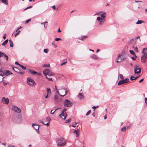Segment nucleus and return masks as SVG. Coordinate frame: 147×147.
Instances as JSON below:
<instances>
[{
	"label": "nucleus",
	"instance_id": "4be33fe9",
	"mask_svg": "<svg viewBox=\"0 0 147 147\" xmlns=\"http://www.w3.org/2000/svg\"><path fill=\"white\" fill-rule=\"evenodd\" d=\"M91 57L92 58L95 59H98V57L96 55L94 54L92 55Z\"/></svg>",
	"mask_w": 147,
	"mask_h": 147
},
{
	"label": "nucleus",
	"instance_id": "e433bc0d",
	"mask_svg": "<svg viewBox=\"0 0 147 147\" xmlns=\"http://www.w3.org/2000/svg\"><path fill=\"white\" fill-rule=\"evenodd\" d=\"M60 109V108H58L57 109H56L55 111H54V112H52V111H53V110H51V114H53L55 112L57 111V110L59 109Z\"/></svg>",
	"mask_w": 147,
	"mask_h": 147
},
{
	"label": "nucleus",
	"instance_id": "ea45409f",
	"mask_svg": "<svg viewBox=\"0 0 147 147\" xmlns=\"http://www.w3.org/2000/svg\"><path fill=\"white\" fill-rule=\"evenodd\" d=\"M71 120V119L69 118L67 120H66L65 123H69Z\"/></svg>",
	"mask_w": 147,
	"mask_h": 147
},
{
	"label": "nucleus",
	"instance_id": "5701e85b",
	"mask_svg": "<svg viewBox=\"0 0 147 147\" xmlns=\"http://www.w3.org/2000/svg\"><path fill=\"white\" fill-rule=\"evenodd\" d=\"M0 1L2 3L6 5H8V3L7 2V0H0Z\"/></svg>",
	"mask_w": 147,
	"mask_h": 147
},
{
	"label": "nucleus",
	"instance_id": "9b49d317",
	"mask_svg": "<svg viewBox=\"0 0 147 147\" xmlns=\"http://www.w3.org/2000/svg\"><path fill=\"white\" fill-rule=\"evenodd\" d=\"M50 71V70L48 69H46L43 71V74L46 76V78L47 79H48V78L47 77V76L48 74Z\"/></svg>",
	"mask_w": 147,
	"mask_h": 147
},
{
	"label": "nucleus",
	"instance_id": "680f3d73",
	"mask_svg": "<svg viewBox=\"0 0 147 147\" xmlns=\"http://www.w3.org/2000/svg\"><path fill=\"white\" fill-rule=\"evenodd\" d=\"M52 45H53L55 48H56L57 47V46L55 45L54 44V42H53L51 43Z\"/></svg>",
	"mask_w": 147,
	"mask_h": 147
},
{
	"label": "nucleus",
	"instance_id": "39448f33",
	"mask_svg": "<svg viewBox=\"0 0 147 147\" xmlns=\"http://www.w3.org/2000/svg\"><path fill=\"white\" fill-rule=\"evenodd\" d=\"M27 83L28 84L32 86H34L35 84L34 81L30 78H27Z\"/></svg>",
	"mask_w": 147,
	"mask_h": 147
},
{
	"label": "nucleus",
	"instance_id": "0eeeda50",
	"mask_svg": "<svg viewBox=\"0 0 147 147\" xmlns=\"http://www.w3.org/2000/svg\"><path fill=\"white\" fill-rule=\"evenodd\" d=\"M12 109L17 113H20L21 112V110L20 108L14 105H12Z\"/></svg>",
	"mask_w": 147,
	"mask_h": 147
},
{
	"label": "nucleus",
	"instance_id": "13d9d810",
	"mask_svg": "<svg viewBox=\"0 0 147 147\" xmlns=\"http://www.w3.org/2000/svg\"><path fill=\"white\" fill-rule=\"evenodd\" d=\"M44 52L46 53H47L48 52V50L47 49H44Z\"/></svg>",
	"mask_w": 147,
	"mask_h": 147
},
{
	"label": "nucleus",
	"instance_id": "09e8293b",
	"mask_svg": "<svg viewBox=\"0 0 147 147\" xmlns=\"http://www.w3.org/2000/svg\"><path fill=\"white\" fill-rule=\"evenodd\" d=\"M102 11L98 12V13H96V14H94V16H96V15H98V16L100 14V13H102Z\"/></svg>",
	"mask_w": 147,
	"mask_h": 147
},
{
	"label": "nucleus",
	"instance_id": "864d4df0",
	"mask_svg": "<svg viewBox=\"0 0 147 147\" xmlns=\"http://www.w3.org/2000/svg\"><path fill=\"white\" fill-rule=\"evenodd\" d=\"M98 105H97L96 106H93L92 107V108L93 109H94V111L95 110V109H96V108H97L98 107Z\"/></svg>",
	"mask_w": 147,
	"mask_h": 147
},
{
	"label": "nucleus",
	"instance_id": "0e129e2a",
	"mask_svg": "<svg viewBox=\"0 0 147 147\" xmlns=\"http://www.w3.org/2000/svg\"><path fill=\"white\" fill-rule=\"evenodd\" d=\"M15 63L16 64H17L18 65H19L20 66V65H21L19 63L17 62V61H16L15 62Z\"/></svg>",
	"mask_w": 147,
	"mask_h": 147
},
{
	"label": "nucleus",
	"instance_id": "72a5a7b5",
	"mask_svg": "<svg viewBox=\"0 0 147 147\" xmlns=\"http://www.w3.org/2000/svg\"><path fill=\"white\" fill-rule=\"evenodd\" d=\"M119 76L120 77L121 80L124 79L123 76V75L121 74H119Z\"/></svg>",
	"mask_w": 147,
	"mask_h": 147
},
{
	"label": "nucleus",
	"instance_id": "7ed1b4c3",
	"mask_svg": "<svg viewBox=\"0 0 147 147\" xmlns=\"http://www.w3.org/2000/svg\"><path fill=\"white\" fill-rule=\"evenodd\" d=\"M63 104L65 106L67 107H71L72 105V103L69 100L65 99L64 100Z\"/></svg>",
	"mask_w": 147,
	"mask_h": 147
},
{
	"label": "nucleus",
	"instance_id": "6e6d98bb",
	"mask_svg": "<svg viewBox=\"0 0 147 147\" xmlns=\"http://www.w3.org/2000/svg\"><path fill=\"white\" fill-rule=\"evenodd\" d=\"M32 7V6H29V7H27L26 8L24 9V10H26V9H28L31 8Z\"/></svg>",
	"mask_w": 147,
	"mask_h": 147
},
{
	"label": "nucleus",
	"instance_id": "8fccbe9b",
	"mask_svg": "<svg viewBox=\"0 0 147 147\" xmlns=\"http://www.w3.org/2000/svg\"><path fill=\"white\" fill-rule=\"evenodd\" d=\"M47 23H48V22H47L46 21V22H45L42 23H41V24H42L44 25V27H45V24H47Z\"/></svg>",
	"mask_w": 147,
	"mask_h": 147
},
{
	"label": "nucleus",
	"instance_id": "a18cd8bd",
	"mask_svg": "<svg viewBox=\"0 0 147 147\" xmlns=\"http://www.w3.org/2000/svg\"><path fill=\"white\" fill-rule=\"evenodd\" d=\"M91 111L90 110L88 111L86 113V116L90 114V113Z\"/></svg>",
	"mask_w": 147,
	"mask_h": 147
},
{
	"label": "nucleus",
	"instance_id": "de8ad7c7",
	"mask_svg": "<svg viewBox=\"0 0 147 147\" xmlns=\"http://www.w3.org/2000/svg\"><path fill=\"white\" fill-rule=\"evenodd\" d=\"M55 40L56 41H58L59 40H61V38H57L55 39Z\"/></svg>",
	"mask_w": 147,
	"mask_h": 147
},
{
	"label": "nucleus",
	"instance_id": "e2e57ef3",
	"mask_svg": "<svg viewBox=\"0 0 147 147\" xmlns=\"http://www.w3.org/2000/svg\"><path fill=\"white\" fill-rule=\"evenodd\" d=\"M38 122L40 123H42L43 124H44V123L43 122V121L41 120H39Z\"/></svg>",
	"mask_w": 147,
	"mask_h": 147
},
{
	"label": "nucleus",
	"instance_id": "774afa93",
	"mask_svg": "<svg viewBox=\"0 0 147 147\" xmlns=\"http://www.w3.org/2000/svg\"><path fill=\"white\" fill-rule=\"evenodd\" d=\"M8 147H15L13 145H9Z\"/></svg>",
	"mask_w": 147,
	"mask_h": 147
},
{
	"label": "nucleus",
	"instance_id": "f03ea898",
	"mask_svg": "<svg viewBox=\"0 0 147 147\" xmlns=\"http://www.w3.org/2000/svg\"><path fill=\"white\" fill-rule=\"evenodd\" d=\"M57 146H63L66 144V142L64 139L61 138H58L57 141Z\"/></svg>",
	"mask_w": 147,
	"mask_h": 147
},
{
	"label": "nucleus",
	"instance_id": "c03bdc74",
	"mask_svg": "<svg viewBox=\"0 0 147 147\" xmlns=\"http://www.w3.org/2000/svg\"><path fill=\"white\" fill-rule=\"evenodd\" d=\"M4 57L5 58V59L7 60V61H8V57L7 55H6L5 54V55L4 56Z\"/></svg>",
	"mask_w": 147,
	"mask_h": 147
},
{
	"label": "nucleus",
	"instance_id": "79ce46f5",
	"mask_svg": "<svg viewBox=\"0 0 147 147\" xmlns=\"http://www.w3.org/2000/svg\"><path fill=\"white\" fill-rule=\"evenodd\" d=\"M5 71H4L3 69H0V72L2 73V75H3V74L5 72Z\"/></svg>",
	"mask_w": 147,
	"mask_h": 147
},
{
	"label": "nucleus",
	"instance_id": "a878e982",
	"mask_svg": "<svg viewBox=\"0 0 147 147\" xmlns=\"http://www.w3.org/2000/svg\"><path fill=\"white\" fill-rule=\"evenodd\" d=\"M8 39L5 40L2 44V46H4L8 42Z\"/></svg>",
	"mask_w": 147,
	"mask_h": 147
},
{
	"label": "nucleus",
	"instance_id": "58836bf2",
	"mask_svg": "<svg viewBox=\"0 0 147 147\" xmlns=\"http://www.w3.org/2000/svg\"><path fill=\"white\" fill-rule=\"evenodd\" d=\"M137 57L135 55H134V56L131 57V59L133 60H136V59Z\"/></svg>",
	"mask_w": 147,
	"mask_h": 147
},
{
	"label": "nucleus",
	"instance_id": "3c124183",
	"mask_svg": "<svg viewBox=\"0 0 147 147\" xmlns=\"http://www.w3.org/2000/svg\"><path fill=\"white\" fill-rule=\"evenodd\" d=\"M126 127L125 126L123 127L122 128H121V130L122 131H125V130Z\"/></svg>",
	"mask_w": 147,
	"mask_h": 147
},
{
	"label": "nucleus",
	"instance_id": "6e6552de",
	"mask_svg": "<svg viewBox=\"0 0 147 147\" xmlns=\"http://www.w3.org/2000/svg\"><path fill=\"white\" fill-rule=\"evenodd\" d=\"M68 91H66V90L64 89H61L60 90V92L62 94H60V96L64 97L67 94Z\"/></svg>",
	"mask_w": 147,
	"mask_h": 147
},
{
	"label": "nucleus",
	"instance_id": "bf43d9fd",
	"mask_svg": "<svg viewBox=\"0 0 147 147\" xmlns=\"http://www.w3.org/2000/svg\"><path fill=\"white\" fill-rule=\"evenodd\" d=\"M58 98V97L56 95H55L54 96V99L55 100H57Z\"/></svg>",
	"mask_w": 147,
	"mask_h": 147
},
{
	"label": "nucleus",
	"instance_id": "ddd939ff",
	"mask_svg": "<svg viewBox=\"0 0 147 147\" xmlns=\"http://www.w3.org/2000/svg\"><path fill=\"white\" fill-rule=\"evenodd\" d=\"M12 73L9 70H6L5 71V72L3 74V75L8 76L9 75L12 74Z\"/></svg>",
	"mask_w": 147,
	"mask_h": 147
},
{
	"label": "nucleus",
	"instance_id": "4d7b16f0",
	"mask_svg": "<svg viewBox=\"0 0 147 147\" xmlns=\"http://www.w3.org/2000/svg\"><path fill=\"white\" fill-rule=\"evenodd\" d=\"M6 38V34L5 33L3 34V38L4 39H5Z\"/></svg>",
	"mask_w": 147,
	"mask_h": 147
},
{
	"label": "nucleus",
	"instance_id": "a211bd4d",
	"mask_svg": "<svg viewBox=\"0 0 147 147\" xmlns=\"http://www.w3.org/2000/svg\"><path fill=\"white\" fill-rule=\"evenodd\" d=\"M84 97V95L82 93H79L78 94V97L80 99H82Z\"/></svg>",
	"mask_w": 147,
	"mask_h": 147
},
{
	"label": "nucleus",
	"instance_id": "423d86ee",
	"mask_svg": "<svg viewBox=\"0 0 147 147\" xmlns=\"http://www.w3.org/2000/svg\"><path fill=\"white\" fill-rule=\"evenodd\" d=\"M129 80L128 78H126L125 79L121 80L118 82V85L119 86L122 84L127 83L129 82Z\"/></svg>",
	"mask_w": 147,
	"mask_h": 147
},
{
	"label": "nucleus",
	"instance_id": "20e7f679",
	"mask_svg": "<svg viewBox=\"0 0 147 147\" xmlns=\"http://www.w3.org/2000/svg\"><path fill=\"white\" fill-rule=\"evenodd\" d=\"M141 69L138 67L137 65H135L134 67V72L135 74H139L141 72Z\"/></svg>",
	"mask_w": 147,
	"mask_h": 147
},
{
	"label": "nucleus",
	"instance_id": "338daca9",
	"mask_svg": "<svg viewBox=\"0 0 147 147\" xmlns=\"http://www.w3.org/2000/svg\"><path fill=\"white\" fill-rule=\"evenodd\" d=\"M66 109L64 108L63 109V111H62V113H64V112L66 111Z\"/></svg>",
	"mask_w": 147,
	"mask_h": 147
},
{
	"label": "nucleus",
	"instance_id": "cd10ccee",
	"mask_svg": "<svg viewBox=\"0 0 147 147\" xmlns=\"http://www.w3.org/2000/svg\"><path fill=\"white\" fill-rule=\"evenodd\" d=\"M139 77V76H137L136 77H134V78H133V79H132V78H134V76H131V77H130V80H136V79L138 77Z\"/></svg>",
	"mask_w": 147,
	"mask_h": 147
},
{
	"label": "nucleus",
	"instance_id": "412c9836",
	"mask_svg": "<svg viewBox=\"0 0 147 147\" xmlns=\"http://www.w3.org/2000/svg\"><path fill=\"white\" fill-rule=\"evenodd\" d=\"M73 133L76 135V137H78L80 134V133L77 132L76 130H74L73 131Z\"/></svg>",
	"mask_w": 147,
	"mask_h": 147
},
{
	"label": "nucleus",
	"instance_id": "052dcab7",
	"mask_svg": "<svg viewBox=\"0 0 147 147\" xmlns=\"http://www.w3.org/2000/svg\"><path fill=\"white\" fill-rule=\"evenodd\" d=\"M99 22H100V23H99V25H102L103 24V22L102 20H100V21H99Z\"/></svg>",
	"mask_w": 147,
	"mask_h": 147
},
{
	"label": "nucleus",
	"instance_id": "f3484780",
	"mask_svg": "<svg viewBox=\"0 0 147 147\" xmlns=\"http://www.w3.org/2000/svg\"><path fill=\"white\" fill-rule=\"evenodd\" d=\"M142 53L144 54L147 55V48H144L143 50Z\"/></svg>",
	"mask_w": 147,
	"mask_h": 147
},
{
	"label": "nucleus",
	"instance_id": "dca6fc26",
	"mask_svg": "<svg viewBox=\"0 0 147 147\" xmlns=\"http://www.w3.org/2000/svg\"><path fill=\"white\" fill-rule=\"evenodd\" d=\"M59 115L61 117H62V116L64 117V119H65L66 117L67 116V114L66 113H62L61 114H60Z\"/></svg>",
	"mask_w": 147,
	"mask_h": 147
},
{
	"label": "nucleus",
	"instance_id": "c9c22d12",
	"mask_svg": "<svg viewBox=\"0 0 147 147\" xmlns=\"http://www.w3.org/2000/svg\"><path fill=\"white\" fill-rule=\"evenodd\" d=\"M43 67H49L50 65L49 64H44L42 65Z\"/></svg>",
	"mask_w": 147,
	"mask_h": 147
},
{
	"label": "nucleus",
	"instance_id": "1a4fd4ad",
	"mask_svg": "<svg viewBox=\"0 0 147 147\" xmlns=\"http://www.w3.org/2000/svg\"><path fill=\"white\" fill-rule=\"evenodd\" d=\"M141 61L142 63H145L147 61V55L144 54L141 57Z\"/></svg>",
	"mask_w": 147,
	"mask_h": 147
},
{
	"label": "nucleus",
	"instance_id": "7c9ffc66",
	"mask_svg": "<svg viewBox=\"0 0 147 147\" xmlns=\"http://www.w3.org/2000/svg\"><path fill=\"white\" fill-rule=\"evenodd\" d=\"M87 37L88 36H84L82 37L81 38H79V39L81 40H84V38H87Z\"/></svg>",
	"mask_w": 147,
	"mask_h": 147
},
{
	"label": "nucleus",
	"instance_id": "5fc2aeb1",
	"mask_svg": "<svg viewBox=\"0 0 147 147\" xmlns=\"http://www.w3.org/2000/svg\"><path fill=\"white\" fill-rule=\"evenodd\" d=\"M97 20L98 21H100L101 20V18L100 17H98L97 18Z\"/></svg>",
	"mask_w": 147,
	"mask_h": 147
},
{
	"label": "nucleus",
	"instance_id": "aec40b11",
	"mask_svg": "<svg viewBox=\"0 0 147 147\" xmlns=\"http://www.w3.org/2000/svg\"><path fill=\"white\" fill-rule=\"evenodd\" d=\"M29 71L30 72V73L33 75H36V74H37L38 75L39 74L38 73H37L35 71H32V70H29Z\"/></svg>",
	"mask_w": 147,
	"mask_h": 147
},
{
	"label": "nucleus",
	"instance_id": "f8f14e48",
	"mask_svg": "<svg viewBox=\"0 0 147 147\" xmlns=\"http://www.w3.org/2000/svg\"><path fill=\"white\" fill-rule=\"evenodd\" d=\"M106 14V12H104L100 15L101 19V20H102L103 22H105V18Z\"/></svg>",
	"mask_w": 147,
	"mask_h": 147
},
{
	"label": "nucleus",
	"instance_id": "2eb2a0df",
	"mask_svg": "<svg viewBox=\"0 0 147 147\" xmlns=\"http://www.w3.org/2000/svg\"><path fill=\"white\" fill-rule=\"evenodd\" d=\"M45 92H47V94L50 96L51 94V89L49 88H47Z\"/></svg>",
	"mask_w": 147,
	"mask_h": 147
},
{
	"label": "nucleus",
	"instance_id": "9d476101",
	"mask_svg": "<svg viewBox=\"0 0 147 147\" xmlns=\"http://www.w3.org/2000/svg\"><path fill=\"white\" fill-rule=\"evenodd\" d=\"M9 101V100L8 98H5V97H3L1 100V102L2 103L7 104H8Z\"/></svg>",
	"mask_w": 147,
	"mask_h": 147
},
{
	"label": "nucleus",
	"instance_id": "bb28decb",
	"mask_svg": "<svg viewBox=\"0 0 147 147\" xmlns=\"http://www.w3.org/2000/svg\"><path fill=\"white\" fill-rule=\"evenodd\" d=\"M3 76L2 74H0V82L2 81L3 78H4L3 77Z\"/></svg>",
	"mask_w": 147,
	"mask_h": 147
},
{
	"label": "nucleus",
	"instance_id": "69168bd1",
	"mask_svg": "<svg viewBox=\"0 0 147 147\" xmlns=\"http://www.w3.org/2000/svg\"><path fill=\"white\" fill-rule=\"evenodd\" d=\"M8 83H7V82H3V85L5 86L7 84H8Z\"/></svg>",
	"mask_w": 147,
	"mask_h": 147
},
{
	"label": "nucleus",
	"instance_id": "f257e3e1",
	"mask_svg": "<svg viewBox=\"0 0 147 147\" xmlns=\"http://www.w3.org/2000/svg\"><path fill=\"white\" fill-rule=\"evenodd\" d=\"M127 56V53L125 52L122 51L120 54L118 55L117 59H120V61L122 62L126 59Z\"/></svg>",
	"mask_w": 147,
	"mask_h": 147
},
{
	"label": "nucleus",
	"instance_id": "49530a36",
	"mask_svg": "<svg viewBox=\"0 0 147 147\" xmlns=\"http://www.w3.org/2000/svg\"><path fill=\"white\" fill-rule=\"evenodd\" d=\"M30 20L31 19H28L25 21V23L26 24L28 23Z\"/></svg>",
	"mask_w": 147,
	"mask_h": 147
},
{
	"label": "nucleus",
	"instance_id": "c756f323",
	"mask_svg": "<svg viewBox=\"0 0 147 147\" xmlns=\"http://www.w3.org/2000/svg\"><path fill=\"white\" fill-rule=\"evenodd\" d=\"M66 63V61L65 60H64L63 61L62 63H61L60 65L61 66H62L64 65Z\"/></svg>",
	"mask_w": 147,
	"mask_h": 147
},
{
	"label": "nucleus",
	"instance_id": "2f4dec72",
	"mask_svg": "<svg viewBox=\"0 0 147 147\" xmlns=\"http://www.w3.org/2000/svg\"><path fill=\"white\" fill-rule=\"evenodd\" d=\"M53 74H54L51 71H50L47 75L50 76H53Z\"/></svg>",
	"mask_w": 147,
	"mask_h": 147
},
{
	"label": "nucleus",
	"instance_id": "37998d69",
	"mask_svg": "<svg viewBox=\"0 0 147 147\" xmlns=\"http://www.w3.org/2000/svg\"><path fill=\"white\" fill-rule=\"evenodd\" d=\"M46 121H49L51 120V118L49 117H47L46 119Z\"/></svg>",
	"mask_w": 147,
	"mask_h": 147
},
{
	"label": "nucleus",
	"instance_id": "4c0bfd02",
	"mask_svg": "<svg viewBox=\"0 0 147 147\" xmlns=\"http://www.w3.org/2000/svg\"><path fill=\"white\" fill-rule=\"evenodd\" d=\"M60 109V108H58L57 109H56L55 111H54V112H52V111H53V110H51V114H53L55 112L57 111V110L59 109Z\"/></svg>",
	"mask_w": 147,
	"mask_h": 147
},
{
	"label": "nucleus",
	"instance_id": "f704fd0d",
	"mask_svg": "<svg viewBox=\"0 0 147 147\" xmlns=\"http://www.w3.org/2000/svg\"><path fill=\"white\" fill-rule=\"evenodd\" d=\"M5 54L4 53L0 51V57L2 56H4Z\"/></svg>",
	"mask_w": 147,
	"mask_h": 147
},
{
	"label": "nucleus",
	"instance_id": "c85d7f7f",
	"mask_svg": "<svg viewBox=\"0 0 147 147\" xmlns=\"http://www.w3.org/2000/svg\"><path fill=\"white\" fill-rule=\"evenodd\" d=\"M133 48L136 52H138V49L137 47H135L134 46L133 47Z\"/></svg>",
	"mask_w": 147,
	"mask_h": 147
},
{
	"label": "nucleus",
	"instance_id": "473e14b6",
	"mask_svg": "<svg viewBox=\"0 0 147 147\" xmlns=\"http://www.w3.org/2000/svg\"><path fill=\"white\" fill-rule=\"evenodd\" d=\"M129 51L131 54H133V55H135V53L134 51L131 50H130Z\"/></svg>",
	"mask_w": 147,
	"mask_h": 147
},
{
	"label": "nucleus",
	"instance_id": "4468645a",
	"mask_svg": "<svg viewBox=\"0 0 147 147\" xmlns=\"http://www.w3.org/2000/svg\"><path fill=\"white\" fill-rule=\"evenodd\" d=\"M32 126L34 127V129L36 130H38L39 129V126L36 124H32Z\"/></svg>",
	"mask_w": 147,
	"mask_h": 147
},
{
	"label": "nucleus",
	"instance_id": "393cba45",
	"mask_svg": "<svg viewBox=\"0 0 147 147\" xmlns=\"http://www.w3.org/2000/svg\"><path fill=\"white\" fill-rule=\"evenodd\" d=\"M144 22L142 20H138L137 22L136 23L137 24H142V23H144Z\"/></svg>",
	"mask_w": 147,
	"mask_h": 147
},
{
	"label": "nucleus",
	"instance_id": "b1692460",
	"mask_svg": "<svg viewBox=\"0 0 147 147\" xmlns=\"http://www.w3.org/2000/svg\"><path fill=\"white\" fill-rule=\"evenodd\" d=\"M9 43H10V46L11 47H13V43L12 41L10 39L9 40Z\"/></svg>",
	"mask_w": 147,
	"mask_h": 147
},
{
	"label": "nucleus",
	"instance_id": "a19ab883",
	"mask_svg": "<svg viewBox=\"0 0 147 147\" xmlns=\"http://www.w3.org/2000/svg\"><path fill=\"white\" fill-rule=\"evenodd\" d=\"M20 67H21L24 70H25L26 69V67L22 65H20Z\"/></svg>",
	"mask_w": 147,
	"mask_h": 147
},
{
	"label": "nucleus",
	"instance_id": "603ef678",
	"mask_svg": "<svg viewBox=\"0 0 147 147\" xmlns=\"http://www.w3.org/2000/svg\"><path fill=\"white\" fill-rule=\"evenodd\" d=\"M20 32V30L18 31V32L15 34V36L16 37L17 35H18Z\"/></svg>",
	"mask_w": 147,
	"mask_h": 147
},
{
	"label": "nucleus",
	"instance_id": "6ab92c4d",
	"mask_svg": "<svg viewBox=\"0 0 147 147\" xmlns=\"http://www.w3.org/2000/svg\"><path fill=\"white\" fill-rule=\"evenodd\" d=\"M78 123H76L75 122L73 123L72 124V127H78Z\"/></svg>",
	"mask_w": 147,
	"mask_h": 147
}]
</instances>
